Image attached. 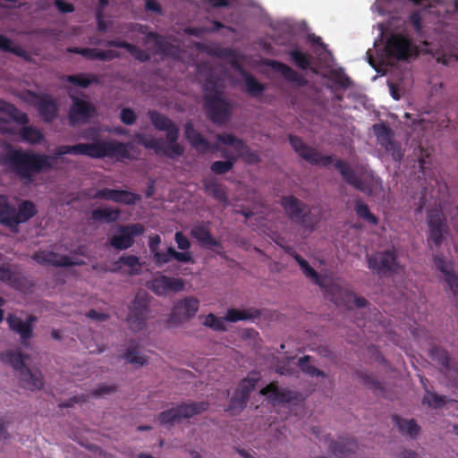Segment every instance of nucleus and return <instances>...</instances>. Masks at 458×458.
Returning a JSON list of instances; mask_svg holds the SVG:
<instances>
[{
	"label": "nucleus",
	"mask_w": 458,
	"mask_h": 458,
	"mask_svg": "<svg viewBox=\"0 0 458 458\" xmlns=\"http://www.w3.org/2000/svg\"><path fill=\"white\" fill-rule=\"evenodd\" d=\"M95 45H105L106 47H114L126 49L136 60L145 63L150 60V55L138 46L126 42L124 40L111 39L107 41H102L98 39L94 42Z\"/></svg>",
	"instance_id": "393cba45"
},
{
	"label": "nucleus",
	"mask_w": 458,
	"mask_h": 458,
	"mask_svg": "<svg viewBox=\"0 0 458 458\" xmlns=\"http://www.w3.org/2000/svg\"><path fill=\"white\" fill-rule=\"evenodd\" d=\"M148 303L146 298L137 295L131 302L127 316V323L132 331H140L146 327Z\"/></svg>",
	"instance_id": "2eb2a0df"
},
{
	"label": "nucleus",
	"mask_w": 458,
	"mask_h": 458,
	"mask_svg": "<svg viewBox=\"0 0 458 458\" xmlns=\"http://www.w3.org/2000/svg\"><path fill=\"white\" fill-rule=\"evenodd\" d=\"M204 109L207 117L216 125L226 123L232 115V105L219 92L204 96Z\"/></svg>",
	"instance_id": "6e6552de"
},
{
	"label": "nucleus",
	"mask_w": 458,
	"mask_h": 458,
	"mask_svg": "<svg viewBox=\"0 0 458 458\" xmlns=\"http://www.w3.org/2000/svg\"><path fill=\"white\" fill-rule=\"evenodd\" d=\"M0 50L14 54L20 57L26 55V51L21 46H13L12 40L4 35H0Z\"/></svg>",
	"instance_id": "de8ad7c7"
},
{
	"label": "nucleus",
	"mask_w": 458,
	"mask_h": 458,
	"mask_svg": "<svg viewBox=\"0 0 458 458\" xmlns=\"http://www.w3.org/2000/svg\"><path fill=\"white\" fill-rule=\"evenodd\" d=\"M25 356L19 351H8L3 360L20 374L21 385L30 391L39 390L44 386L43 376L40 371H31L24 361Z\"/></svg>",
	"instance_id": "20e7f679"
},
{
	"label": "nucleus",
	"mask_w": 458,
	"mask_h": 458,
	"mask_svg": "<svg viewBox=\"0 0 458 458\" xmlns=\"http://www.w3.org/2000/svg\"><path fill=\"white\" fill-rule=\"evenodd\" d=\"M6 321L9 328L20 335L21 344L29 346V340L33 337V326L13 314H9Z\"/></svg>",
	"instance_id": "b1692460"
},
{
	"label": "nucleus",
	"mask_w": 458,
	"mask_h": 458,
	"mask_svg": "<svg viewBox=\"0 0 458 458\" xmlns=\"http://www.w3.org/2000/svg\"><path fill=\"white\" fill-rule=\"evenodd\" d=\"M109 0H98V8L97 12V27L98 30L104 32L106 30V24L103 20L102 11L108 5Z\"/></svg>",
	"instance_id": "6e6d98bb"
},
{
	"label": "nucleus",
	"mask_w": 458,
	"mask_h": 458,
	"mask_svg": "<svg viewBox=\"0 0 458 458\" xmlns=\"http://www.w3.org/2000/svg\"><path fill=\"white\" fill-rule=\"evenodd\" d=\"M199 301L194 297H186L177 301L171 313V319L176 322L186 321L195 316Z\"/></svg>",
	"instance_id": "aec40b11"
},
{
	"label": "nucleus",
	"mask_w": 458,
	"mask_h": 458,
	"mask_svg": "<svg viewBox=\"0 0 458 458\" xmlns=\"http://www.w3.org/2000/svg\"><path fill=\"white\" fill-rule=\"evenodd\" d=\"M154 261L157 266H162L164 264H166L172 260V258H170L166 252H157L154 253Z\"/></svg>",
	"instance_id": "338daca9"
},
{
	"label": "nucleus",
	"mask_w": 458,
	"mask_h": 458,
	"mask_svg": "<svg viewBox=\"0 0 458 458\" xmlns=\"http://www.w3.org/2000/svg\"><path fill=\"white\" fill-rule=\"evenodd\" d=\"M72 105L68 112V119L71 125L88 123L95 114V106L82 98L69 93Z\"/></svg>",
	"instance_id": "ddd939ff"
},
{
	"label": "nucleus",
	"mask_w": 458,
	"mask_h": 458,
	"mask_svg": "<svg viewBox=\"0 0 458 458\" xmlns=\"http://www.w3.org/2000/svg\"><path fill=\"white\" fill-rule=\"evenodd\" d=\"M332 77L334 82L339 85L341 88L346 89L352 84L350 78L344 72L335 71L332 73Z\"/></svg>",
	"instance_id": "052dcab7"
},
{
	"label": "nucleus",
	"mask_w": 458,
	"mask_h": 458,
	"mask_svg": "<svg viewBox=\"0 0 458 458\" xmlns=\"http://www.w3.org/2000/svg\"><path fill=\"white\" fill-rule=\"evenodd\" d=\"M359 377L363 381V383L371 388L378 391H383L384 387L380 381L374 378L372 375H369L363 372L359 373Z\"/></svg>",
	"instance_id": "13d9d810"
},
{
	"label": "nucleus",
	"mask_w": 458,
	"mask_h": 458,
	"mask_svg": "<svg viewBox=\"0 0 458 458\" xmlns=\"http://www.w3.org/2000/svg\"><path fill=\"white\" fill-rule=\"evenodd\" d=\"M29 93L37 99L35 106L42 120L45 123H52L58 114V104L56 100L49 94L38 95L30 91Z\"/></svg>",
	"instance_id": "6ab92c4d"
},
{
	"label": "nucleus",
	"mask_w": 458,
	"mask_h": 458,
	"mask_svg": "<svg viewBox=\"0 0 458 458\" xmlns=\"http://www.w3.org/2000/svg\"><path fill=\"white\" fill-rule=\"evenodd\" d=\"M392 419L400 433L406 434L411 437H414L420 433V428L416 423L415 420L402 419L398 415H394Z\"/></svg>",
	"instance_id": "c9c22d12"
},
{
	"label": "nucleus",
	"mask_w": 458,
	"mask_h": 458,
	"mask_svg": "<svg viewBox=\"0 0 458 458\" xmlns=\"http://www.w3.org/2000/svg\"><path fill=\"white\" fill-rule=\"evenodd\" d=\"M121 56L115 50H100L98 48L84 47L83 57L89 60L111 61Z\"/></svg>",
	"instance_id": "e433bc0d"
},
{
	"label": "nucleus",
	"mask_w": 458,
	"mask_h": 458,
	"mask_svg": "<svg viewBox=\"0 0 458 458\" xmlns=\"http://www.w3.org/2000/svg\"><path fill=\"white\" fill-rule=\"evenodd\" d=\"M386 57L397 61H406L417 55V47L407 37L394 33L386 39L385 47Z\"/></svg>",
	"instance_id": "9d476101"
},
{
	"label": "nucleus",
	"mask_w": 458,
	"mask_h": 458,
	"mask_svg": "<svg viewBox=\"0 0 458 458\" xmlns=\"http://www.w3.org/2000/svg\"><path fill=\"white\" fill-rule=\"evenodd\" d=\"M225 321H226L225 319V317L224 318H218L216 316H215L213 313H209L206 318H205V320L203 322V324L208 327H210L211 329L215 330V331H225L226 330V327H225Z\"/></svg>",
	"instance_id": "603ef678"
},
{
	"label": "nucleus",
	"mask_w": 458,
	"mask_h": 458,
	"mask_svg": "<svg viewBox=\"0 0 458 458\" xmlns=\"http://www.w3.org/2000/svg\"><path fill=\"white\" fill-rule=\"evenodd\" d=\"M227 159L225 161H215L210 165V170L215 174H225L231 171L234 165L236 158L233 156L223 155Z\"/></svg>",
	"instance_id": "79ce46f5"
},
{
	"label": "nucleus",
	"mask_w": 458,
	"mask_h": 458,
	"mask_svg": "<svg viewBox=\"0 0 458 458\" xmlns=\"http://www.w3.org/2000/svg\"><path fill=\"white\" fill-rule=\"evenodd\" d=\"M429 354L432 360L437 361L445 369L448 370L451 369L450 356L446 350L433 346L429 350Z\"/></svg>",
	"instance_id": "37998d69"
},
{
	"label": "nucleus",
	"mask_w": 458,
	"mask_h": 458,
	"mask_svg": "<svg viewBox=\"0 0 458 458\" xmlns=\"http://www.w3.org/2000/svg\"><path fill=\"white\" fill-rule=\"evenodd\" d=\"M120 119L122 123L126 125H131L135 123L137 115L135 112L130 107H123L121 110Z\"/></svg>",
	"instance_id": "bf43d9fd"
},
{
	"label": "nucleus",
	"mask_w": 458,
	"mask_h": 458,
	"mask_svg": "<svg viewBox=\"0 0 458 458\" xmlns=\"http://www.w3.org/2000/svg\"><path fill=\"white\" fill-rule=\"evenodd\" d=\"M272 403H288L294 399L293 393L286 388H279L276 382H271L259 392Z\"/></svg>",
	"instance_id": "4be33fe9"
},
{
	"label": "nucleus",
	"mask_w": 458,
	"mask_h": 458,
	"mask_svg": "<svg viewBox=\"0 0 458 458\" xmlns=\"http://www.w3.org/2000/svg\"><path fill=\"white\" fill-rule=\"evenodd\" d=\"M123 359L131 364L143 366L147 363V357L140 353L136 346L131 345L123 354Z\"/></svg>",
	"instance_id": "49530a36"
},
{
	"label": "nucleus",
	"mask_w": 458,
	"mask_h": 458,
	"mask_svg": "<svg viewBox=\"0 0 458 458\" xmlns=\"http://www.w3.org/2000/svg\"><path fill=\"white\" fill-rule=\"evenodd\" d=\"M327 292L331 294L330 301L338 307H344L348 310L352 308L354 293L339 284H332Z\"/></svg>",
	"instance_id": "cd10ccee"
},
{
	"label": "nucleus",
	"mask_w": 458,
	"mask_h": 458,
	"mask_svg": "<svg viewBox=\"0 0 458 458\" xmlns=\"http://www.w3.org/2000/svg\"><path fill=\"white\" fill-rule=\"evenodd\" d=\"M216 140L224 145L231 146L238 153L244 141L232 133H219L216 136Z\"/></svg>",
	"instance_id": "09e8293b"
},
{
	"label": "nucleus",
	"mask_w": 458,
	"mask_h": 458,
	"mask_svg": "<svg viewBox=\"0 0 458 458\" xmlns=\"http://www.w3.org/2000/svg\"><path fill=\"white\" fill-rule=\"evenodd\" d=\"M208 402H191V403H182L176 405L177 412L179 415V419H190L195 415L200 414L205 411L208 408Z\"/></svg>",
	"instance_id": "72a5a7b5"
},
{
	"label": "nucleus",
	"mask_w": 458,
	"mask_h": 458,
	"mask_svg": "<svg viewBox=\"0 0 458 458\" xmlns=\"http://www.w3.org/2000/svg\"><path fill=\"white\" fill-rule=\"evenodd\" d=\"M259 378V374L252 371L239 383L230 400V409L243 410L246 407L250 394L255 389Z\"/></svg>",
	"instance_id": "4468645a"
},
{
	"label": "nucleus",
	"mask_w": 458,
	"mask_h": 458,
	"mask_svg": "<svg viewBox=\"0 0 458 458\" xmlns=\"http://www.w3.org/2000/svg\"><path fill=\"white\" fill-rule=\"evenodd\" d=\"M427 222L429 229L428 242H432L437 247L440 246L447 229L444 214L438 209L430 210L428 214Z\"/></svg>",
	"instance_id": "dca6fc26"
},
{
	"label": "nucleus",
	"mask_w": 458,
	"mask_h": 458,
	"mask_svg": "<svg viewBox=\"0 0 458 458\" xmlns=\"http://www.w3.org/2000/svg\"><path fill=\"white\" fill-rule=\"evenodd\" d=\"M184 135L192 148L201 150L203 153L208 150L216 149V146L211 145L195 128L193 123L189 121L184 124Z\"/></svg>",
	"instance_id": "a878e982"
},
{
	"label": "nucleus",
	"mask_w": 458,
	"mask_h": 458,
	"mask_svg": "<svg viewBox=\"0 0 458 458\" xmlns=\"http://www.w3.org/2000/svg\"><path fill=\"white\" fill-rule=\"evenodd\" d=\"M302 273L305 275V276L307 278L311 279L315 284L319 285V286L323 285L322 277L318 274V272L310 265L305 270H303Z\"/></svg>",
	"instance_id": "680f3d73"
},
{
	"label": "nucleus",
	"mask_w": 458,
	"mask_h": 458,
	"mask_svg": "<svg viewBox=\"0 0 458 458\" xmlns=\"http://www.w3.org/2000/svg\"><path fill=\"white\" fill-rule=\"evenodd\" d=\"M4 146L8 151L5 156L0 157V165L6 166L25 185L33 183L41 173L53 169L55 159L64 155H81L93 159L130 158V143L114 140L58 146L54 150V156L14 148L11 144Z\"/></svg>",
	"instance_id": "f257e3e1"
},
{
	"label": "nucleus",
	"mask_w": 458,
	"mask_h": 458,
	"mask_svg": "<svg viewBox=\"0 0 458 458\" xmlns=\"http://www.w3.org/2000/svg\"><path fill=\"white\" fill-rule=\"evenodd\" d=\"M408 21L417 33H420L422 31L423 25L420 11L411 12L408 17Z\"/></svg>",
	"instance_id": "4d7b16f0"
},
{
	"label": "nucleus",
	"mask_w": 458,
	"mask_h": 458,
	"mask_svg": "<svg viewBox=\"0 0 458 458\" xmlns=\"http://www.w3.org/2000/svg\"><path fill=\"white\" fill-rule=\"evenodd\" d=\"M64 79L67 82L79 86L82 89H86L91 84L99 83L98 76L93 73L81 72L78 74L66 75Z\"/></svg>",
	"instance_id": "4c0bfd02"
},
{
	"label": "nucleus",
	"mask_w": 458,
	"mask_h": 458,
	"mask_svg": "<svg viewBox=\"0 0 458 458\" xmlns=\"http://www.w3.org/2000/svg\"><path fill=\"white\" fill-rule=\"evenodd\" d=\"M148 116L152 125L160 131H165L167 141H169V158L175 159L184 153V148L179 144L180 131L178 126L166 115L156 110H149Z\"/></svg>",
	"instance_id": "39448f33"
},
{
	"label": "nucleus",
	"mask_w": 458,
	"mask_h": 458,
	"mask_svg": "<svg viewBox=\"0 0 458 458\" xmlns=\"http://www.w3.org/2000/svg\"><path fill=\"white\" fill-rule=\"evenodd\" d=\"M92 199L111 200L114 203L125 205H134L141 199V197L140 194L134 193L127 190L103 188L98 190L96 193L92 196Z\"/></svg>",
	"instance_id": "f3484780"
},
{
	"label": "nucleus",
	"mask_w": 458,
	"mask_h": 458,
	"mask_svg": "<svg viewBox=\"0 0 458 458\" xmlns=\"http://www.w3.org/2000/svg\"><path fill=\"white\" fill-rule=\"evenodd\" d=\"M203 186L205 191L211 195L215 199L223 203L224 205L228 204V196L225 186L222 183L218 182L217 180L214 178L204 179Z\"/></svg>",
	"instance_id": "473e14b6"
},
{
	"label": "nucleus",
	"mask_w": 458,
	"mask_h": 458,
	"mask_svg": "<svg viewBox=\"0 0 458 458\" xmlns=\"http://www.w3.org/2000/svg\"><path fill=\"white\" fill-rule=\"evenodd\" d=\"M427 394L423 397L422 403L433 408H440L446 403V397L437 394L426 389Z\"/></svg>",
	"instance_id": "864d4df0"
},
{
	"label": "nucleus",
	"mask_w": 458,
	"mask_h": 458,
	"mask_svg": "<svg viewBox=\"0 0 458 458\" xmlns=\"http://www.w3.org/2000/svg\"><path fill=\"white\" fill-rule=\"evenodd\" d=\"M38 213L36 205L31 200H22L18 208L13 205L5 195L0 194V225L13 233H18L19 225L28 222Z\"/></svg>",
	"instance_id": "7ed1b4c3"
},
{
	"label": "nucleus",
	"mask_w": 458,
	"mask_h": 458,
	"mask_svg": "<svg viewBox=\"0 0 458 458\" xmlns=\"http://www.w3.org/2000/svg\"><path fill=\"white\" fill-rule=\"evenodd\" d=\"M268 65L274 71L280 72L287 81L292 82L298 87L307 86V79L289 65L276 60L270 61Z\"/></svg>",
	"instance_id": "bb28decb"
},
{
	"label": "nucleus",
	"mask_w": 458,
	"mask_h": 458,
	"mask_svg": "<svg viewBox=\"0 0 458 458\" xmlns=\"http://www.w3.org/2000/svg\"><path fill=\"white\" fill-rule=\"evenodd\" d=\"M191 235L203 247H222L220 242L212 236L207 225L193 226Z\"/></svg>",
	"instance_id": "c756f323"
},
{
	"label": "nucleus",
	"mask_w": 458,
	"mask_h": 458,
	"mask_svg": "<svg viewBox=\"0 0 458 458\" xmlns=\"http://www.w3.org/2000/svg\"><path fill=\"white\" fill-rule=\"evenodd\" d=\"M116 264H123L131 268V275H138L140 272V259L135 255H123L119 258Z\"/></svg>",
	"instance_id": "8fccbe9b"
},
{
	"label": "nucleus",
	"mask_w": 458,
	"mask_h": 458,
	"mask_svg": "<svg viewBox=\"0 0 458 458\" xmlns=\"http://www.w3.org/2000/svg\"><path fill=\"white\" fill-rule=\"evenodd\" d=\"M115 391L116 387L113 385H101L92 391V394L96 397H100L105 394L114 393Z\"/></svg>",
	"instance_id": "0e129e2a"
},
{
	"label": "nucleus",
	"mask_w": 458,
	"mask_h": 458,
	"mask_svg": "<svg viewBox=\"0 0 458 458\" xmlns=\"http://www.w3.org/2000/svg\"><path fill=\"white\" fill-rule=\"evenodd\" d=\"M0 281L9 284L14 289H18L21 284V278L19 273L12 270L9 266H0Z\"/></svg>",
	"instance_id": "a19ab883"
},
{
	"label": "nucleus",
	"mask_w": 458,
	"mask_h": 458,
	"mask_svg": "<svg viewBox=\"0 0 458 458\" xmlns=\"http://www.w3.org/2000/svg\"><path fill=\"white\" fill-rule=\"evenodd\" d=\"M135 140L137 143L142 145L147 149H152L156 154H161L169 158V141H167V145L165 146V142L163 139H156L151 138L148 139L143 134L138 133L135 135Z\"/></svg>",
	"instance_id": "2f4dec72"
},
{
	"label": "nucleus",
	"mask_w": 458,
	"mask_h": 458,
	"mask_svg": "<svg viewBox=\"0 0 458 458\" xmlns=\"http://www.w3.org/2000/svg\"><path fill=\"white\" fill-rule=\"evenodd\" d=\"M237 154L248 164H258L260 161L259 154L253 151L245 142Z\"/></svg>",
	"instance_id": "5fc2aeb1"
},
{
	"label": "nucleus",
	"mask_w": 458,
	"mask_h": 458,
	"mask_svg": "<svg viewBox=\"0 0 458 458\" xmlns=\"http://www.w3.org/2000/svg\"><path fill=\"white\" fill-rule=\"evenodd\" d=\"M280 204L292 222L310 232L315 229L318 219L311 216L310 209L304 202L293 195H289L283 196Z\"/></svg>",
	"instance_id": "423d86ee"
},
{
	"label": "nucleus",
	"mask_w": 458,
	"mask_h": 458,
	"mask_svg": "<svg viewBox=\"0 0 458 458\" xmlns=\"http://www.w3.org/2000/svg\"><path fill=\"white\" fill-rule=\"evenodd\" d=\"M148 287L157 295H165L169 292H180L184 288L182 278L169 277L157 274L148 284Z\"/></svg>",
	"instance_id": "a211bd4d"
},
{
	"label": "nucleus",
	"mask_w": 458,
	"mask_h": 458,
	"mask_svg": "<svg viewBox=\"0 0 458 458\" xmlns=\"http://www.w3.org/2000/svg\"><path fill=\"white\" fill-rule=\"evenodd\" d=\"M260 316V311L255 309L241 310L238 309H228L225 319L229 322H238L250 318H256Z\"/></svg>",
	"instance_id": "58836bf2"
},
{
	"label": "nucleus",
	"mask_w": 458,
	"mask_h": 458,
	"mask_svg": "<svg viewBox=\"0 0 458 458\" xmlns=\"http://www.w3.org/2000/svg\"><path fill=\"white\" fill-rule=\"evenodd\" d=\"M157 420L162 425L171 426L179 421L180 419L176 406L158 413Z\"/></svg>",
	"instance_id": "3c124183"
},
{
	"label": "nucleus",
	"mask_w": 458,
	"mask_h": 458,
	"mask_svg": "<svg viewBox=\"0 0 458 458\" xmlns=\"http://www.w3.org/2000/svg\"><path fill=\"white\" fill-rule=\"evenodd\" d=\"M357 444L352 437H338L330 441L328 449L337 458H351L355 454Z\"/></svg>",
	"instance_id": "5701e85b"
},
{
	"label": "nucleus",
	"mask_w": 458,
	"mask_h": 458,
	"mask_svg": "<svg viewBox=\"0 0 458 458\" xmlns=\"http://www.w3.org/2000/svg\"><path fill=\"white\" fill-rule=\"evenodd\" d=\"M174 240L180 250H187L191 247V242L188 238L182 233L176 232L174 234Z\"/></svg>",
	"instance_id": "e2e57ef3"
},
{
	"label": "nucleus",
	"mask_w": 458,
	"mask_h": 458,
	"mask_svg": "<svg viewBox=\"0 0 458 458\" xmlns=\"http://www.w3.org/2000/svg\"><path fill=\"white\" fill-rule=\"evenodd\" d=\"M291 61L301 70L310 69L312 64V56L310 54L303 53L298 48L288 52Z\"/></svg>",
	"instance_id": "ea45409f"
},
{
	"label": "nucleus",
	"mask_w": 458,
	"mask_h": 458,
	"mask_svg": "<svg viewBox=\"0 0 458 458\" xmlns=\"http://www.w3.org/2000/svg\"><path fill=\"white\" fill-rule=\"evenodd\" d=\"M289 141L295 152L305 161L313 165L327 167L331 164L338 170L343 179L349 185L360 191H366L368 186L360 178L351 165L342 159H335L333 155H322L316 148L307 145L301 138L289 135Z\"/></svg>",
	"instance_id": "f03ea898"
},
{
	"label": "nucleus",
	"mask_w": 458,
	"mask_h": 458,
	"mask_svg": "<svg viewBox=\"0 0 458 458\" xmlns=\"http://www.w3.org/2000/svg\"><path fill=\"white\" fill-rule=\"evenodd\" d=\"M0 113L7 114L11 120L23 125L19 131V136L22 141L31 145L39 144L43 141V132L32 125H27L29 123L28 114L19 110L14 105L1 100ZM0 121L3 120L0 118Z\"/></svg>",
	"instance_id": "0eeeda50"
},
{
	"label": "nucleus",
	"mask_w": 458,
	"mask_h": 458,
	"mask_svg": "<svg viewBox=\"0 0 458 458\" xmlns=\"http://www.w3.org/2000/svg\"><path fill=\"white\" fill-rule=\"evenodd\" d=\"M240 74L245 81V91L252 98H259L266 90L265 84L259 82L252 74L249 73L240 65H237Z\"/></svg>",
	"instance_id": "7c9ffc66"
},
{
	"label": "nucleus",
	"mask_w": 458,
	"mask_h": 458,
	"mask_svg": "<svg viewBox=\"0 0 458 458\" xmlns=\"http://www.w3.org/2000/svg\"><path fill=\"white\" fill-rule=\"evenodd\" d=\"M372 128L381 147L392 156L394 161H401L403 152L401 144L394 139L392 130L385 123H375Z\"/></svg>",
	"instance_id": "f8f14e48"
},
{
	"label": "nucleus",
	"mask_w": 458,
	"mask_h": 458,
	"mask_svg": "<svg viewBox=\"0 0 458 458\" xmlns=\"http://www.w3.org/2000/svg\"><path fill=\"white\" fill-rule=\"evenodd\" d=\"M310 360L311 357L310 355H305L299 359L298 366L301 370L310 377H327L324 371L310 364Z\"/></svg>",
	"instance_id": "c03bdc74"
},
{
	"label": "nucleus",
	"mask_w": 458,
	"mask_h": 458,
	"mask_svg": "<svg viewBox=\"0 0 458 458\" xmlns=\"http://www.w3.org/2000/svg\"><path fill=\"white\" fill-rule=\"evenodd\" d=\"M355 212L360 218L377 225L378 224L377 217L372 214L369 208V206L361 200H357L355 204Z\"/></svg>",
	"instance_id": "a18cd8bd"
},
{
	"label": "nucleus",
	"mask_w": 458,
	"mask_h": 458,
	"mask_svg": "<svg viewBox=\"0 0 458 458\" xmlns=\"http://www.w3.org/2000/svg\"><path fill=\"white\" fill-rule=\"evenodd\" d=\"M145 8L147 11H151L157 14L162 13V7L156 0H146Z\"/></svg>",
	"instance_id": "774afa93"
},
{
	"label": "nucleus",
	"mask_w": 458,
	"mask_h": 458,
	"mask_svg": "<svg viewBox=\"0 0 458 458\" xmlns=\"http://www.w3.org/2000/svg\"><path fill=\"white\" fill-rule=\"evenodd\" d=\"M32 259L40 265H50L53 267H67L80 264L79 262L72 261L67 255H59L49 250L36 251L33 253Z\"/></svg>",
	"instance_id": "412c9836"
},
{
	"label": "nucleus",
	"mask_w": 458,
	"mask_h": 458,
	"mask_svg": "<svg viewBox=\"0 0 458 458\" xmlns=\"http://www.w3.org/2000/svg\"><path fill=\"white\" fill-rule=\"evenodd\" d=\"M120 214L118 208H98L91 211L90 219L96 222L114 223L118 220Z\"/></svg>",
	"instance_id": "f704fd0d"
},
{
	"label": "nucleus",
	"mask_w": 458,
	"mask_h": 458,
	"mask_svg": "<svg viewBox=\"0 0 458 458\" xmlns=\"http://www.w3.org/2000/svg\"><path fill=\"white\" fill-rule=\"evenodd\" d=\"M397 257V251L394 248L377 251L374 254L367 255L368 267L372 270L374 274L380 276L397 273L400 269Z\"/></svg>",
	"instance_id": "1a4fd4ad"
},
{
	"label": "nucleus",
	"mask_w": 458,
	"mask_h": 458,
	"mask_svg": "<svg viewBox=\"0 0 458 458\" xmlns=\"http://www.w3.org/2000/svg\"><path fill=\"white\" fill-rule=\"evenodd\" d=\"M433 261L437 269L444 275L445 282L449 290L454 296H458V276L454 271L448 269V266L443 257L436 255Z\"/></svg>",
	"instance_id": "c85d7f7f"
},
{
	"label": "nucleus",
	"mask_w": 458,
	"mask_h": 458,
	"mask_svg": "<svg viewBox=\"0 0 458 458\" xmlns=\"http://www.w3.org/2000/svg\"><path fill=\"white\" fill-rule=\"evenodd\" d=\"M145 227L140 223L119 225L117 233L109 239V244L118 250H124L134 244V237L144 233Z\"/></svg>",
	"instance_id": "9b49d317"
},
{
	"label": "nucleus",
	"mask_w": 458,
	"mask_h": 458,
	"mask_svg": "<svg viewBox=\"0 0 458 458\" xmlns=\"http://www.w3.org/2000/svg\"><path fill=\"white\" fill-rule=\"evenodd\" d=\"M55 5L62 13H70L74 11V6L64 0H55Z\"/></svg>",
	"instance_id": "69168bd1"
}]
</instances>
